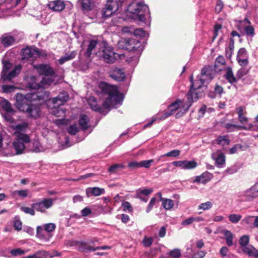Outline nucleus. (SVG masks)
<instances>
[{
	"label": "nucleus",
	"mask_w": 258,
	"mask_h": 258,
	"mask_svg": "<svg viewBox=\"0 0 258 258\" xmlns=\"http://www.w3.org/2000/svg\"><path fill=\"white\" fill-rule=\"evenodd\" d=\"M225 236L226 244L228 246H231L233 245V235L229 230H226L223 232Z\"/></svg>",
	"instance_id": "f704fd0d"
},
{
	"label": "nucleus",
	"mask_w": 258,
	"mask_h": 258,
	"mask_svg": "<svg viewBox=\"0 0 258 258\" xmlns=\"http://www.w3.org/2000/svg\"><path fill=\"white\" fill-rule=\"evenodd\" d=\"M212 207V203L211 202H207L201 204L198 206V209H202L203 210H207L211 209Z\"/></svg>",
	"instance_id": "864d4df0"
},
{
	"label": "nucleus",
	"mask_w": 258,
	"mask_h": 258,
	"mask_svg": "<svg viewBox=\"0 0 258 258\" xmlns=\"http://www.w3.org/2000/svg\"><path fill=\"white\" fill-rule=\"evenodd\" d=\"M212 158L215 161L216 165L219 168L224 166L225 163V156L220 151L217 150L212 154Z\"/></svg>",
	"instance_id": "4468645a"
},
{
	"label": "nucleus",
	"mask_w": 258,
	"mask_h": 258,
	"mask_svg": "<svg viewBox=\"0 0 258 258\" xmlns=\"http://www.w3.org/2000/svg\"><path fill=\"white\" fill-rule=\"evenodd\" d=\"M99 88L101 90L103 97L105 99L102 106H99L96 103V100L94 97L89 99L88 103L93 110L105 115L108 111L105 112L104 109H107L108 111L115 105L120 104L122 102L123 98L115 86L110 85L105 82H101L99 85Z\"/></svg>",
	"instance_id": "f257e3e1"
},
{
	"label": "nucleus",
	"mask_w": 258,
	"mask_h": 258,
	"mask_svg": "<svg viewBox=\"0 0 258 258\" xmlns=\"http://www.w3.org/2000/svg\"><path fill=\"white\" fill-rule=\"evenodd\" d=\"M14 227L15 230L19 231L22 229V223L20 219H17L14 222Z\"/></svg>",
	"instance_id": "e2e57ef3"
},
{
	"label": "nucleus",
	"mask_w": 258,
	"mask_h": 258,
	"mask_svg": "<svg viewBox=\"0 0 258 258\" xmlns=\"http://www.w3.org/2000/svg\"><path fill=\"white\" fill-rule=\"evenodd\" d=\"M249 71V68H247L246 67H241L236 73V77L238 79H241L244 76L247 75Z\"/></svg>",
	"instance_id": "a19ab883"
},
{
	"label": "nucleus",
	"mask_w": 258,
	"mask_h": 258,
	"mask_svg": "<svg viewBox=\"0 0 258 258\" xmlns=\"http://www.w3.org/2000/svg\"><path fill=\"white\" fill-rule=\"evenodd\" d=\"M203 95V91L201 92L199 90H195L194 88H190V90L187 94L188 102L186 103V107L185 105L183 106V113L186 112L192 105V103L196 101L200 97H202Z\"/></svg>",
	"instance_id": "6e6552de"
},
{
	"label": "nucleus",
	"mask_w": 258,
	"mask_h": 258,
	"mask_svg": "<svg viewBox=\"0 0 258 258\" xmlns=\"http://www.w3.org/2000/svg\"><path fill=\"white\" fill-rule=\"evenodd\" d=\"M79 2L83 11H89L91 9L90 0H79Z\"/></svg>",
	"instance_id": "4c0bfd02"
},
{
	"label": "nucleus",
	"mask_w": 258,
	"mask_h": 258,
	"mask_svg": "<svg viewBox=\"0 0 258 258\" xmlns=\"http://www.w3.org/2000/svg\"><path fill=\"white\" fill-rule=\"evenodd\" d=\"M122 207L123 208V211H128L132 212L133 211V208L128 202H124L122 203Z\"/></svg>",
	"instance_id": "6e6d98bb"
},
{
	"label": "nucleus",
	"mask_w": 258,
	"mask_h": 258,
	"mask_svg": "<svg viewBox=\"0 0 258 258\" xmlns=\"http://www.w3.org/2000/svg\"><path fill=\"white\" fill-rule=\"evenodd\" d=\"M30 191L27 189L14 190L11 192V196L14 198H16L17 197H19L21 198H25L28 197Z\"/></svg>",
	"instance_id": "c756f323"
},
{
	"label": "nucleus",
	"mask_w": 258,
	"mask_h": 258,
	"mask_svg": "<svg viewBox=\"0 0 258 258\" xmlns=\"http://www.w3.org/2000/svg\"><path fill=\"white\" fill-rule=\"evenodd\" d=\"M15 88L14 86L11 85H3L2 87L3 91L5 93L11 92Z\"/></svg>",
	"instance_id": "69168bd1"
},
{
	"label": "nucleus",
	"mask_w": 258,
	"mask_h": 258,
	"mask_svg": "<svg viewBox=\"0 0 258 258\" xmlns=\"http://www.w3.org/2000/svg\"><path fill=\"white\" fill-rule=\"evenodd\" d=\"M236 60L238 63L241 67H246L249 62L248 54L246 49L244 48H241L238 51Z\"/></svg>",
	"instance_id": "9b49d317"
},
{
	"label": "nucleus",
	"mask_w": 258,
	"mask_h": 258,
	"mask_svg": "<svg viewBox=\"0 0 258 258\" xmlns=\"http://www.w3.org/2000/svg\"><path fill=\"white\" fill-rule=\"evenodd\" d=\"M223 92V87L219 85H216L214 88V92H210L209 93V96L212 98H215L217 95L220 97Z\"/></svg>",
	"instance_id": "c9c22d12"
},
{
	"label": "nucleus",
	"mask_w": 258,
	"mask_h": 258,
	"mask_svg": "<svg viewBox=\"0 0 258 258\" xmlns=\"http://www.w3.org/2000/svg\"><path fill=\"white\" fill-rule=\"evenodd\" d=\"M47 96L45 91H35L33 93L27 94L26 98L30 101L45 100Z\"/></svg>",
	"instance_id": "2eb2a0df"
},
{
	"label": "nucleus",
	"mask_w": 258,
	"mask_h": 258,
	"mask_svg": "<svg viewBox=\"0 0 258 258\" xmlns=\"http://www.w3.org/2000/svg\"><path fill=\"white\" fill-rule=\"evenodd\" d=\"M21 94H17L16 96L17 107L20 111L26 112L30 117L36 118L40 115V108L38 106L34 104L25 103V99Z\"/></svg>",
	"instance_id": "f03ea898"
},
{
	"label": "nucleus",
	"mask_w": 258,
	"mask_h": 258,
	"mask_svg": "<svg viewBox=\"0 0 258 258\" xmlns=\"http://www.w3.org/2000/svg\"><path fill=\"white\" fill-rule=\"evenodd\" d=\"M245 200L246 201H252L255 198L258 197V194L255 190L253 189L252 186L246 190L243 194Z\"/></svg>",
	"instance_id": "a878e982"
},
{
	"label": "nucleus",
	"mask_w": 258,
	"mask_h": 258,
	"mask_svg": "<svg viewBox=\"0 0 258 258\" xmlns=\"http://www.w3.org/2000/svg\"><path fill=\"white\" fill-rule=\"evenodd\" d=\"M122 5V2L118 0H108L105 7L102 11L103 18H108L116 12Z\"/></svg>",
	"instance_id": "423d86ee"
},
{
	"label": "nucleus",
	"mask_w": 258,
	"mask_h": 258,
	"mask_svg": "<svg viewBox=\"0 0 258 258\" xmlns=\"http://www.w3.org/2000/svg\"><path fill=\"white\" fill-rule=\"evenodd\" d=\"M225 127L229 132H233L236 129H246L244 126L235 125L230 123H226Z\"/></svg>",
	"instance_id": "58836bf2"
},
{
	"label": "nucleus",
	"mask_w": 258,
	"mask_h": 258,
	"mask_svg": "<svg viewBox=\"0 0 258 258\" xmlns=\"http://www.w3.org/2000/svg\"><path fill=\"white\" fill-rule=\"evenodd\" d=\"M3 108L7 112L12 113L14 112L11 103L7 100H4L2 103Z\"/></svg>",
	"instance_id": "49530a36"
},
{
	"label": "nucleus",
	"mask_w": 258,
	"mask_h": 258,
	"mask_svg": "<svg viewBox=\"0 0 258 258\" xmlns=\"http://www.w3.org/2000/svg\"><path fill=\"white\" fill-rule=\"evenodd\" d=\"M191 82V88H194L195 90H200L206 82V79L202 78L201 76L198 77V79L193 81V78L191 76L190 77Z\"/></svg>",
	"instance_id": "412c9836"
},
{
	"label": "nucleus",
	"mask_w": 258,
	"mask_h": 258,
	"mask_svg": "<svg viewBox=\"0 0 258 258\" xmlns=\"http://www.w3.org/2000/svg\"><path fill=\"white\" fill-rule=\"evenodd\" d=\"M48 7L54 11L59 12L61 11L64 8L65 4L63 2L60 0H56L49 3Z\"/></svg>",
	"instance_id": "393cba45"
},
{
	"label": "nucleus",
	"mask_w": 258,
	"mask_h": 258,
	"mask_svg": "<svg viewBox=\"0 0 258 258\" xmlns=\"http://www.w3.org/2000/svg\"><path fill=\"white\" fill-rule=\"evenodd\" d=\"M17 134V139L13 143V146L16 151V154H21L23 153L25 149L24 143H28L30 142L29 137L26 135L17 132L15 133Z\"/></svg>",
	"instance_id": "39448f33"
},
{
	"label": "nucleus",
	"mask_w": 258,
	"mask_h": 258,
	"mask_svg": "<svg viewBox=\"0 0 258 258\" xmlns=\"http://www.w3.org/2000/svg\"><path fill=\"white\" fill-rule=\"evenodd\" d=\"M133 34L136 36L144 37L146 32L142 29H136L133 31Z\"/></svg>",
	"instance_id": "680f3d73"
},
{
	"label": "nucleus",
	"mask_w": 258,
	"mask_h": 258,
	"mask_svg": "<svg viewBox=\"0 0 258 258\" xmlns=\"http://www.w3.org/2000/svg\"><path fill=\"white\" fill-rule=\"evenodd\" d=\"M3 70L2 72L1 77L3 79V76L5 74H8V71L10 70L12 67V64L10 63L9 61H3Z\"/></svg>",
	"instance_id": "37998d69"
},
{
	"label": "nucleus",
	"mask_w": 258,
	"mask_h": 258,
	"mask_svg": "<svg viewBox=\"0 0 258 258\" xmlns=\"http://www.w3.org/2000/svg\"><path fill=\"white\" fill-rule=\"evenodd\" d=\"M244 31L245 34L250 38L253 37L255 35V30L251 24L244 26Z\"/></svg>",
	"instance_id": "e433bc0d"
},
{
	"label": "nucleus",
	"mask_w": 258,
	"mask_h": 258,
	"mask_svg": "<svg viewBox=\"0 0 258 258\" xmlns=\"http://www.w3.org/2000/svg\"><path fill=\"white\" fill-rule=\"evenodd\" d=\"M154 162L153 159L144 160L140 162V167H143L146 168H148L150 167L151 163Z\"/></svg>",
	"instance_id": "13d9d810"
},
{
	"label": "nucleus",
	"mask_w": 258,
	"mask_h": 258,
	"mask_svg": "<svg viewBox=\"0 0 258 258\" xmlns=\"http://www.w3.org/2000/svg\"><path fill=\"white\" fill-rule=\"evenodd\" d=\"M210 176L211 174L209 172H204L200 176H197L195 177V179L194 180V182L205 184L210 180Z\"/></svg>",
	"instance_id": "c85d7f7f"
},
{
	"label": "nucleus",
	"mask_w": 258,
	"mask_h": 258,
	"mask_svg": "<svg viewBox=\"0 0 258 258\" xmlns=\"http://www.w3.org/2000/svg\"><path fill=\"white\" fill-rule=\"evenodd\" d=\"M27 251V250H24L21 249V248H18L11 250L10 253L12 255L14 256H17L18 255L24 254L26 253V252Z\"/></svg>",
	"instance_id": "603ef678"
},
{
	"label": "nucleus",
	"mask_w": 258,
	"mask_h": 258,
	"mask_svg": "<svg viewBox=\"0 0 258 258\" xmlns=\"http://www.w3.org/2000/svg\"><path fill=\"white\" fill-rule=\"evenodd\" d=\"M109 77L117 81H121L125 78L123 70L118 68H114L109 72Z\"/></svg>",
	"instance_id": "6ab92c4d"
},
{
	"label": "nucleus",
	"mask_w": 258,
	"mask_h": 258,
	"mask_svg": "<svg viewBox=\"0 0 258 258\" xmlns=\"http://www.w3.org/2000/svg\"><path fill=\"white\" fill-rule=\"evenodd\" d=\"M187 103H183V102L180 99H177L174 102H172L168 107V109L170 110L173 114L174 112L176 111L178 109H180L179 112L176 114V116H179V113L181 112V115L184 114L183 113V106L185 105L186 107V105Z\"/></svg>",
	"instance_id": "dca6fc26"
},
{
	"label": "nucleus",
	"mask_w": 258,
	"mask_h": 258,
	"mask_svg": "<svg viewBox=\"0 0 258 258\" xmlns=\"http://www.w3.org/2000/svg\"><path fill=\"white\" fill-rule=\"evenodd\" d=\"M225 64V60L224 57L222 55H219L216 59L215 67L216 68L218 64L224 65Z\"/></svg>",
	"instance_id": "052dcab7"
},
{
	"label": "nucleus",
	"mask_w": 258,
	"mask_h": 258,
	"mask_svg": "<svg viewBox=\"0 0 258 258\" xmlns=\"http://www.w3.org/2000/svg\"><path fill=\"white\" fill-rule=\"evenodd\" d=\"M174 206L173 201L171 199H164L162 201V206L166 210H170Z\"/></svg>",
	"instance_id": "ea45409f"
},
{
	"label": "nucleus",
	"mask_w": 258,
	"mask_h": 258,
	"mask_svg": "<svg viewBox=\"0 0 258 258\" xmlns=\"http://www.w3.org/2000/svg\"><path fill=\"white\" fill-rule=\"evenodd\" d=\"M37 258H46L48 253L45 250H39L36 252Z\"/></svg>",
	"instance_id": "774afa93"
},
{
	"label": "nucleus",
	"mask_w": 258,
	"mask_h": 258,
	"mask_svg": "<svg viewBox=\"0 0 258 258\" xmlns=\"http://www.w3.org/2000/svg\"><path fill=\"white\" fill-rule=\"evenodd\" d=\"M153 242V239L152 237H145L143 240V243L144 245L146 247H149L150 246Z\"/></svg>",
	"instance_id": "4d7b16f0"
},
{
	"label": "nucleus",
	"mask_w": 258,
	"mask_h": 258,
	"mask_svg": "<svg viewBox=\"0 0 258 258\" xmlns=\"http://www.w3.org/2000/svg\"><path fill=\"white\" fill-rule=\"evenodd\" d=\"M40 52L39 49L31 47H27L22 50V59H28L30 58H36L40 56Z\"/></svg>",
	"instance_id": "9d476101"
},
{
	"label": "nucleus",
	"mask_w": 258,
	"mask_h": 258,
	"mask_svg": "<svg viewBox=\"0 0 258 258\" xmlns=\"http://www.w3.org/2000/svg\"><path fill=\"white\" fill-rule=\"evenodd\" d=\"M36 231V235L37 237L39 239L43 240L45 241H49L52 236L51 233H48V232L43 230V227L41 226H38L37 227Z\"/></svg>",
	"instance_id": "b1692460"
},
{
	"label": "nucleus",
	"mask_w": 258,
	"mask_h": 258,
	"mask_svg": "<svg viewBox=\"0 0 258 258\" xmlns=\"http://www.w3.org/2000/svg\"><path fill=\"white\" fill-rule=\"evenodd\" d=\"M127 11L134 14H137L138 18L140 21H145V15L149 13L148 6L142 3L134 1L130 4L127 8Z\"/></svg>",
	"instance_id": "7ed1b4c3"
},
{
	"label": "nucleus",
	"mask_w": 258,
	"mask_h": 258,
	"mask_svg": "<svg viewBox=\"0 0 258 258\" xmlns=\"http://www.w3.org/2000/svg\"><path fill=\"white\" fill-rule=\"evenodd\" d=\"M110 247L108 246H97L96 247H93L91 246L87 245L86 243H84L82 244V250L83 251H95L96 250L99 249H109Z\"/></svg>",
	"instance_id": "72a5a7b5"
},
{
	"label": "nucleus",
	"mask_w": 258,
	"mask_h": 258,
	"mask_svg": "<svg viewBox=\"0 0 258 258\" xmlns=\"http://www.w3.org/2000/svg\"><path fill=\"white\" fill-rule=\"evenodd\" d=\"M241 216L238 214H232L229 215V221L232 223H237L241 219Z\"/></svg>",
	"instance_id": "8fccbe9b"
},
{
	"label": "nucleus",
	"mask_w": 258,
	"mask_h": 258,
	"mask_svg": "<svg viewBox=\"0 0 258 258\" xmlns=\"http://www.w3.org/2000/svg\"><path fill=\"white\" fill-rule=\"evenodd\" d=\"M53 205V200L51 199H43L32 204V207L35 210L44 213L47 209L51 208Z\"/></svg>",
	"instance_id": "1a4fd4ad"
},
{
	"label": "nucleus",
	"mask_w": 258,
	"mask_h": 258,
	"mask_svg": "<svg viewBox=\"0 0 258 258\" xmlns=\"http://www.w3.org/2000/svg\"><path fill=\"white\" fill-rule=\"evenodd\" d=\"M156 201V199L155 198H152L151 200H150L149 204L148 206V207L146 210V212L147 213H149L151 210L152 209L153 207H154L155 203Z\"/></svg>",
	"instance_id": "0e129e2a"
},
{
	"label": "nucleus",
	"mask_w": 258,
	"mask_h": 258,
	"mask_svg": "<svg viewBox=\"0 0 258 258\" xmlns=\"http://www.w3.org/2000/svg\"><path fill=\"white\" fill-rule=\"evenodd\" d=\"M78 131L79 128L76 124L70 125L68 128V133L72 135H75Z\"/></svg>",
	"instance_id": "5fc2aeb1"
},
{
	"label": "nucleus",
	"mask_w": 258,
	"mask_h": 258,
	"mask_svg": "<svg viewBox=\"0 0 258 258\" xmlns=\"http://www.w3.org/2000/svg\"><path fill=\"white\" fill-rule=\"evenodd\" d=\"M34 68L40 75L45 76H53L55 73L54 70L48 64H40L36 65Z\"/></svg>",
	"instance_id": "ddd939ff"
},
{
	"label": "nucleus",
	"mask_w": 258,
	"mask_h": 258,
	"mask_svg": "<svg viewBox=\"0 0 258 258\" xmlns=\"http://www.w3.org/2000/svg\"><path fill=\"white\" fill-rule=\"evenodd\" d=\"M98 44V41L96 39H92L89 41V43L85 55L87 57H90L91 55L94 53H96L95 48Z\"/></svg>",
	"instance_id": "5701e85b"
},
{
	"label": "nucleus",
	"mask_w": 258,
	"mask_h": 258,
	"mask_svg": "<svg viewBox=\"0 0 258 258\" xmlns=\"http://www.w3.org/2000/svg\"><path fill=\"white\" fill-rule=\"evenodd\" d=\"M22 69V67L20 64L16 66L14 69L8 73V74L3 75V81H11L13 78L16 77L21 72Z\"/></svg>",
	"instance_id": "f3484780"
},
{
	"label": "nucleus",
	"mask_w": 258,
	"mask_h": 258,
	"mask_svg": "<svg viewBox=\"0 0 258 258\" xmlns=\"http://www.w3.org/2000/svg\"><path fill=\"white\" fill-rule=\"evenodd\" d=\"M249 241V237L247 235H244L242 236L239 238V243L241 246V249L244 247L248 245V243Z\"/></svg>",
	"instance_id": "c03bdc74"
},
{
	"label": "nucleus",
	"mask_w": 258,
	"mask_h": 258,
	"mask_svg": "<svg viewBox=\"0 0 258 258\" xmlns=\"http://www.w3.org/2000/svg\"><path fill=\"white\" fill-rule=\"evenodd\" d=\"M215 71L210 66L204 67L201 71V77L206 79V81H210L214 77Z\"/></svg>",
	"instance_id": "a211bd4d"
},
{
	"label": "nucleus",
	"mask_w": 258,
	"mask_h": 258,
	"mask_svg": "<svg viewBox=\"0 0 258 258\" xmlns=\"http://www.w3.org/2000/svg\"><path fill=\"white\" fill-rule=\"evenodd\" d=\"M224 77L229 83L231 84L236 83L237 80L238 79L236 76H234L232 69L230 67H228L226 68Z\"/></svg>",
	"instance_id": "4be33fe9"
},
{
	"label": "nucleus",
	"mask_w": 258,
	"mask_h": 258,
	"mask_svg": "<svg viewBox=\"0 0 258 258\" xmlns=\"http://www.w3.org/2000/svg\"><path fill=\"white\" fill-rule=\"evenodd\" d=\"M15 42V38L8 34L4 35L1 38V43L5 47H8L12 45Z\"/></svg>",
	"instance_id": "cd10ccee"
},
{
	"label": "nucleus",
	"mask_w": 258,
	"mask_h": 258,
	"mask_svg": "<svg viewBox=\"0 0 258 258\" xmlns=\"http://www.w3.org/2000/svg\"><path fill=\"white\" fill-rule=\"evenodd\" d=\"M89 121V117L87 115L83 114L80 116L79 123L80 126L84 130H87L88 127V122Z\"/></svg>",
	"instance_id": "2f4dec72"
},
{
	"label": "nucleus",
	"mask_w": 258,
	"mask_h": 258,
	"mask_svg": "<svg viewBox=\"0 0 258 258\" xmlns=\"http://www.w3.org/2000/svg\"><path fill=\"white\" fill-rule=\"evenodd\" d=\"M230 141L226 136H219L217 139V144L222 146L227 145Z\"/></svg>",
	"instance_id": "09e8293b"
},
{
	"label": "nucleus",
	"mask_w": 258,
	"mask_h": 258,
	"mask_svg": "<svg viewBox=\"0 0 258 258\" xmlns=\"http://www.w3.org/2000/svg\"><path fill=\"white\" fill-rule=\"evenodd\" d=\"M76 55V52L74 51H72L70 53L66 54L64 56H62L60 59L58 60V62L59 64L61 65L65 62L75 58Z\"/></svg>",
	"instance_id": "473e14b6"
},
{
	"label": "nucleus",
	"mask_w": 258,
	"mask_h": 258,
	"mask_svg": "<svg viewBox=\"0 0 258 258\" xmlns=\"http://www.w3.org/2000/svg\"><path fill=\"white\" fill-rule=\"evenodd\" d=\"M41 226L43 227V230L48 232V233H50V232L53 231L56 228L55 225L52 223L45 224Z\"/></svg>",
	"instance_id": "a18cd8bd"
},
{
	"label": "nucleus",
	"mask_w": 258,
	"mask_h": 258,
	"mask_svg": "<svg viewBox=\"0 0 258 258\" xmlns=\"http://www.w3.org/2000/svg\"><path fill=\"white\" fill-rule=\"evenodd\" d=\"M21 211L24 212L26 214H30L31 216H34L35 214V209L32 206L31 208L27 207H21L20 208Z\"/></svg>",
	"instance_id": "3c124183"
},
{
	"label": "nucleus",
	"mask_w": 258,
	"mask_h": 258,
	"mask_svg": "<svg viewBox=\"0 0 258 258\" xmlns=\"http://www.w3.org/2000/svg\"><path fill=\"white\" fill-rule=\"evenodd\" d=\"M167 257L162 256L161 258H180L181 256V250L179 248H174L168 252Z\"/></svg>",
	"instance_id": "7c9ffc66"
},
{
	"label": "nucleus",
	"mask_w": 258,
	"mask_h": 258,
	"mask_svg": "<svg viewBox=\"0 0 258 258\" xmlns=\"http://www.w3.org/2000/svg\"><path fill=\"white\" fill-rule=\"evenodd\" d=\"M180 154V151L179 150H172L166 154H165L159 157L158 160H160L161 158L163 157H176L179 156Z\"/></svg>",
	"instance_id": "79ce46f5"
},
{
	"label": "nucleus",
	"mask_w": 258,
	"mask_h": 258,
	"mask_svg": "<svg viewBox=\"0 0 258 258\" xmlns=\"http://www.w3.org/2000/svg\"><path fill=\"white\" fill-rule=\"evenodd\" d=\"M105 192V189L103 188L98 187H89L86 190V196L88 198L91 196H99L104 194Z\"/></svg>",
	"instance_id": "aec40b11"
},
{
	"label": "nucleus",
	"mask_w": 258,
	"mask_h": 258,
	"mask_svg": "<svg viewBox=\"0 0 258 258\" xmlns=\"http://www.w3.org/2000/svg\"><path fill=\"white\" fill-rule=\"evenodd\" d=\"M99 55L108 63L114 62L118 57V54L113 51L112 47L105 44L104 45Z\"/></svg>",
	"instance_id": "0eeeda50"
},
{
	"label": "nucleus",
	"mask_w": 258,
	"mask_h": 258,
	"mask_svg": "<svg viewBox=\"0 0 258 258\" xmlns=\"http://www.w3.org/2000/svg\"><path fill=\"white\" fill-rule=\"evenodd\" d=\"M197 163L195 161L184 160V169H191L196 168Z\"/></svg>",
	"instance_id": "de8ad7c7"
},
{
	"label": "nucleus",
	"mask_w": 258,
	"mask_h": 258,
	"mask_svg": "<svg viewBox=\"0 0 258 258\" xmlns=\"http://www.w3.org/2000/svg\"><path fill=\"white\" fill-rule=\"evenodd\" d=\"M236 113L238 114V116H241L242 115H245L246 111H245V108L243 106H239L236 109Z\"/></svg>",
	"instance_id": "338daca9"
},
{
	"label": "nucleus",
	"mask_w": 258,
	"mask_h": 258,
	"mask_svg": "<svg viewBox=\"0 0 258 258\" xmlns=\"http://www.w3.org/2000/svg\"><path fill=\"white\" fill-rule=\"evenodd\" d=\"M117 46L119 49L136 51L141 47V42L133 38H121L118 41Z\"/></svg>",
	"instance_id": "20e7f679"
},
{
	"label": "nucleus",
	"mask_w": 258,
	"mask_h": 258,
	"mask_svg": "<svg viewBox=\"0 0 258 258\" xmlns=\"http://www.w3.org/2000/svg\"><path fill=\"white\" fill-rule=\"evenodd\" d=\"M69 99V96L67 92L63 91L59 93L56 97L53 98L51 100L53 107L55 108L63 105Z\"/></svg>",
	"instance_id": "f8f14e48"
},
{
	"label": "nucleus",
	"mask_w": 258,
	"mask_h": 258,
	"mask_svg": "<svg viewBox=\"0 0 258 258\" xmlns=\"http://www.w3.org/2000/svg\"><path fill=\"white\" fill-rule=\"evenodd\" d=\"M242 251L249 256L258 257V250L252 245H248L242 248Z\"/></svg>",
	"instance_id": "bb28decb"
},
{
	"label": "nucleus",
	"mask_w": 258,
	"mask_h": 258,
	"mask_svg": "<svg viewBox=\"0 0 258 258\" xmlns=\"http://www.w3.org/2000/svg\"><path fill=\"white\" fill-rule=\"evenodd\" d=\"M119 168H124V166L122 164H115L111 166L108 168V171L110 173L115 172Z\"/></svg>",
	"instance_id": "bf43d9fd"
}]
</instances>
